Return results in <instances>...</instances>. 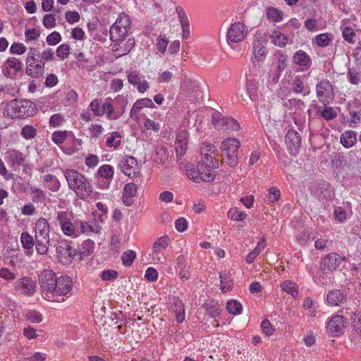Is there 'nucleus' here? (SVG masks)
I'll return each mask as SVG.
<instances>
[{
	"instance_id": "obj_64",
	"label": "nucleus",
	"mask_w": 361,
	"mask_h": 361,
	"mask_svg": "<svg viewBox=\"0 0 361 361\" xmlns=\"http://www.w3.org/2000/svg\"><path fill=\"white\" fill-rule=\"evenodd\" d=\"M118 273L114 270H104L102 272L101 278L103 281H111L117 277Z\"/></svg>"
},
{
	"instance_id": "obj_39",
	"label": "nucleus",
	"mask_w": 361,
	"mask_h": 361,
	"mask_svg": "<svg viewBox=\"0 0 361 361\" xmlns=\"http://www.w3.org/2000/svg\"><path fill=\"white\" fill-rule=\"evenodd\" d=\"M5 63L16 72H20L23 71V63L16 57L8 58Z\"/></svg>"
},
{
	"instance_id": "obj_31",
	"label": "nucleus",
	"mask_w": 361,
	"mask_h": 361,
	"mask_svg": "<svg viewBox=\"0 0 361 361\" xmlns=\"http://www.w3.org/2000/svg\"><path fill=\"white\" fill-rule=\"evenodd\" d=\"M270 37L272 40V42L276 46L283 47L288 44V37L283 35L280 31H273Z\"/></svg>"
},
{
	"instance_id": "obj_47",
	"label": "nucleus",
	"mask_w": 361,
	"mask_h": 361,
	"mask_svg": "<svg viewBox=\"0 0 361 361\" xmlns=\"http://www.w3.org/2000/svg\"><path fill=\"white\" fill-rule=\"evenodd\" d=\"M223 159L226 164L231 167H235L238 163V153H228L222 154Z\"/></svg>"
},
{
	"instance_id": "obj_1",
	"label": "nucleus",
	"mask_w": 361,
	"mask_h": 361,
	"mask_svg": "<svg viewBox=\"0 0 361 361\" xmlns=\"http://www.w3.org/2000/svg\"><path fill=\"white\" fill-rule=\"evenodd\" d=\"M41 294L44 299L61 302L64 297L70 293L73 288V281L67 275L56 277L52 270H44L39 276Z\"/></svg>"
},
{
	"instance_id": "obj_26",
	"label": "nucleus",
	"mask_w": 361,
	"mask_h": 361,
	"mask_svg": "<svg viewBox=\"0 0 361 361\" xmlns=\"http://www.w3.org/2000/svg\"><path fill=\"white\" fill-rule=\"evenodd\" d=\"M172 309L176 312V319L178 323L183 322L185 319V307L183 302L178 298L174 299Z\"/></svg>"
},
{
	"instance_id": "obj_2",
	"label": "nucleus",
	"mask_w": 361,
	"mask_h": 361,
	"mask_svg": "<svg viewBox=\"0 0 361 361\" xmlns=\"http://www.w3.org/2000/svg\"><path fill=\"white\" fill-rule=\"evenodd\" d=\"M130 27V18L124 13L119 15L116 22L110 27L111 39L114 42H121L118 44V47L114 50V56L116 58L129 53L135 45V41L133 38H129L125 43L123 42V39L127 35Z\"/></svg>"
},
{
	"instance_id": "obj_60",
	"label": "nucleus",
	"mask_w": 361,
	"mask_h": 361,
	"mask_svg": "<svg viewBox=\"0 0 361 361\" xmlns=\"http://www.w3.org/2000/svg\"><path fill=\"white\" fill-rule=\"evenodd\" d=\"M67 137L66 132L56 131L52 135V140L57 145L61 144Z\"/></svg>"
},
{
	"instance_id": "obj_12",
	"label": "nucleus",
	"mask_w": 361,
	"mask_h": 361,
	"mask_svg": "<svg viewBox=\"0 0 361 361\" xmlns=\"http://www.w3.org/2000/svg\"><path fill=\"white\" fill-rule=\"evenodd\" d=\"M317 94L319 100L324 105L329 104L334 98L331 83L326 80H323L317 85Z\"/></svg>"
},
{
	"instance_id": "obj_51",
	"label": "nucleus",
	"mask_w": 361,
	"mask_h": 361,
	"mask_svg": "<svg viewBox=\"0 0 361 361\" xmlns=\"http://www.w3.org/2000/svg\"><path fill=\"white\" fill-rule=\"evenodd\" d=\"M9 154V159L13 162V164H20L24 161V157L23 156V154L16 151V150H11L8 152Z\"/></svg>"
},
{
	"instance_id": "obj_46",
	"label": "nucleus",
	"mask_w": 361,
	"mask_h": 361,
	"mask_svg": "<svg viewBox=\"0 0 361 361\" xmlns=\"http://www.w3.org/2000/svg\"><path fill=\"white\" fill-rule=\"evenodd\" d=\"M144 76L136 71H130L127 73L128 81L132 85H137Z\"/></svg>"
},
{
	"instance_id": "obj_41",
	"label": "nucleus",
	"mask_w": 361,
	"mask_h": 361,
	"mask_svg": "<svg viewBox=\"0 0 361 361\" xmlns=\"http://www.w3.org/2000/svg\"><path fill=\"white\" fill-rule=\"evenodd\" d=\"M331 41V35L328 33H323L317 35L314 38V42L319 47H326Z\"/></svg>"
},
{
	"instance_id": "obj_36",
	"label": "nucleus",
	"mask_w": 361,
	"mask_h": 361,
	"mask_svg": "<svg viewBox=\"0 0 361 361\" xmlns=\"http://www.w3.org/2000/svg\"><path fill=\"white\" fill-rule=\"evenodd\" d=\"M121 135L118 132H113L110 136L106 138V145L108 147L116 149L121 145Z\"/></svg>"
},
{
	"instance_id": "obj_18",
	"label": "nucleus",
	"mask_w": 361,
	"mask_h": 361,
	"mask_svg": "<svg viewBox=\"0 0 361 361\" xmlns=\"http://www.w3.org/2000/svg\"><path fill=\"white\" fill-rule=\"evenodd\" d=\"M188 133L185 130H179L175 142V149L178 157L185 154L188 149Z\"/></svg>"
},
{
	"instance_id": "obj_4",
	"label": "nucleus",
	"mask_w": 361,
	"mask_h": 361,
	"mask_svg": "<svg viewBox=\"0 0 361 361\" xmlns=\"http://www.w3.org/2000/svg\"><path fill=\"white\" fill-rule=\"evenodd\" d=\"M36 106L33 102L26 99H13L4 109V115L12 118L30 117L35 114Z\"/></svg>"
},
{
	"instance_id": "obj_14",
	"label": "nucleus",
	"mask_w": 361,
	"mask_h": 361,
	"mask_svg": "<svg viewBox=\"0 0 361 361\" xmlns=\"http://www.w3.org/2000/svg\"><path fill=\"white\" fill-rule=\"evenodd\" d=\"M345 324L346 321L344 317L341 315H336L329 321L326 329L332 336H339L343 334Z\"/></svg>"
},
{
	"instance_id": "obj_11",
	"label": "nucleus",
	"mask_w": 361,
	"mask_h": 361,
	"mask_svg": "<svg viewBox=\"0 0 361 361\" xmlns=\"http://www.w3.org/2000/svg\"><path fill=\"white\" fill-rule=\"evenodd\" d=\"M119 167L126 176L131 178L140 173L137 159L132 156H124L119 162Z\"/></svg>"
},
{
	"instance_id": "obj_21",
	"label": "nucleus",
	"mask_w": 361,
	"mask_h": 361,
	"mask_svg": "<svg viewBox=\"0 0 361 361\" xmlns=\"http://www.w3.org/2000/svg\"><path fill=\"white\" fill-rule=\"evenodd\" d=\"M240 146V142L237 139L228 137L221 142V150L222 154L238 153Z\"/></svg>"
},
{
	"instance_id": "obj_55",
	"label": "nucleus",
	"mask_w": 361,
	"mask_h": 361,
	"mask_svg": "<svg viewBox=\"0 0 361 361\" xmlns=\"http://www.w3.org/2000/svg\"><path fill=\"white\" fill-rule=\"evenodd\" d=\"M70 54V47L68 44H61L56 49V55L61 59H66Z\"/></svg>"
},
{
	"instance_id": "obj_3",
	"label": "nucleus",
	"mask_w": 361,
	"mask_h": 361,
	"mask_svg": "<svg viewBox=\"0 0 361 361\" xmlns=\"http://www.w3.org/2000/svg\"><path fill=\"white\" fill-rule=\"evenodd\" d=\"M63 174L68 187L73 190L80 199L87 198L92 192L90 183L81 173L73 169H66Z\"/></svg>"
},
{
	"instance_id": "obj_34",
	"label": "nucleus",
	"mask_w": 361,
	"mask_h": 361,
	"mask_svg": "<svg viewBox=\"0 0 361 361\" xmlns=\"http://www.w3.org/2000/svg\"><path fill=\"white\" fill-rule=\"evenodd\" d=\"M169 243V238L167 235L157 238L152 245V251L162 252L168 247Z\"/></svg>"
},
{
	"instance_id": "obj_15",
	"label": "nucleus",
	"mask_w": 361,
	"mask_h": 361,
	"mask_svg": "<svg viewBox=\"0 0 361 361\" xmlns=\"http://www.w3.org/2000/svg\"><path fill=\"white\" fill-rule=\"evenodd\" d=\"M326 300L329 306L341 307L346 302L347 294L345 291L339 289L330 290L326 294Z\"/></svg>"
},
{
	"instance_id": "obj_61",
	"label": "nucleus",
	"mask_w": 361,
	"mask_h": 361,
	"mask_svg": "<svg viewBox=\"0 0 361 361\" xmlns=\"http://www.w3.org/2000/svg\"><path fill=\"white\" fill-rule=\"evenodd\" d=\"M44 26L47 28L54 27L56 25V19L52 14H46L43 19Z\"/></svg>"
},
{
	"instance_id": "obj_5",
	"label": "nucleus",
	"mask_w": 361,
	"mask_h": 361,
	"mask_svg": "<svg viewBox=\"0 0 361 361\" xmlns=\"http://www.w3.org/2000/svg\"><path fill=\"white\" fill-rule=\"evenodd\" d=\"M180 169L184 170L186 176L195 183L211 182L216 176L213 171L214 169L204 164H197L195 167L192 164L181 162Z\"/></svg>"
},
{
	"instance_id": "obj_44",
	"label": "nucleus",
	"mask_w": 361,
	"mask_h": 361,
	"mask_svg": "<svg viewBox=\"0 0 361 361\" xmlns=\"http://www.w3.org/2000/svg\"><path fill=\"white\" fill-rule=\"evenodd\" d=\"M98 173L106 179H111L114 176L113 167L110 165L104 164L99 168Z\"/></svg>"
},
{
	"instance_id": "obj_42",
	"label": "nucleus",
	"mask_w": 361,
	"mask_h": 361,
	"mask_svg": "<svg viewBox=\"0 0 361 361\" xmlns=\"http://www.w3.org/2000/svg\"><path fill=\"white\" fill-rule=\"evenodd\" d=\"M136 257V253L133 250H128L126 252H124L121 256V260L123 264L126 266L129 267L130 266L134 259Z\"/></svg>"
},
{
	"instance_id": "obj_22",
	"label": "nucleus",
	"mask_w": 361,
	"mask_h": 361,
	"mask_svg": "<svg viewBox=\"0 0 361 361\" xmlns=\"http://www.w3.org/2000/svg\"><path fill=\"white\" fill-rule=\"evenodd\" d=\"M265 42L263 40L255 39L253 42V54L257 61H263L267 55Z\"/></svg>"
},
{
	"instance_id": "obj_13",
	"label": "nucleus",
	"mask_w": 361,
	"mask_h": 361,
	"mask_svg": "<svg viewBox=\"0 0 361 361\" xmlns=\"http://www.w3.org/2000/svg\"><path fill=\"white\" fill-rule=\"evenodd\" d=\"M247 35V28L244 23L235 22L230 26L227 32L228 40L238 43L242 42Z\"/></svg>"
},
{
	"instance_id": "obj_7",
	"label": "nucleus",
	"mask_w": 361,
	"mask_h": 361,
	"mask_svg": "<svg viewBox=\"0 0 361 361\" xmlns=\"http://www.w3.org/2000/svg\"><path fill=\"white\" fill-rule=\"evenodd\" d=\"M39 51L30 48L26 59L25 73L34 78L42 77L44 73L45 62L39 60Z\"/></svg>"
},
{
	"instance_id": "obj_23",
	"label": "nucleus",
	"mask_w": 361,
	"mask_h": 361,
	"mask_svg": "<svg viewBox=\"0 0 361 361\" xmlns=\"http://www.w3.org/2000/svg\"><path fill=\"white\" fill-rule=\"evenodd\" d=\"M42 181L46 187L52 192H57L61 188V183L59 179L52 174H46L42 178Z\"/></svg>"
},
{
	"instance_id": "obj_38",
	"label": "nucleus",
	"mask_w": 361,
	"mask_h": 361,
	"mask_svg": "<svg viewBox=\"0 0 361 361\" xmlns=\"http://www.w3.org/2000/svg\"><path fill=\"white\" fill-rule=\"evenodd\" d=\"M226 309L232 314H239L242 312V305L236 300H230L226 304Z\"/></svg>"
},
{
	"instance_id": "obj_24",
	"label": "nucleus",
	"mask_w": 361,
	"mask_h": 361,
	"mask_svg": "<svg viewBox=\"0 0 361 361\" xmlns=\"http://www.w3.org/2000/svg\"><path fill=\"white\" fill-rule=\"evenodd\" d=\"M154 104L149 99H142L137 101L133 106L130 111V117L137 118V114L144 107H153Z\"/></svg>"
},
{
	"instance_id": "obj_50",
	"label": "nucleus",
	"mask_w": 361,
	"mask_h": 361,
	"mask_svg": "<svg viewBox=\"0 0 361 361\" xmlns=\"http://www.w3.org/2000/svg\"><path fill=\"white\" fill-rule=\"evenodd\" d=\"M320 116L325 120H332L337 116V113L332 107L325 106L324 109L320 111Z\"/></svg>"
},
{
	"instance_id": "obj_10",
	"label": "nucleus",
	"mask_w": 361,
	"mask_h": 361,
	"mask_svg": "<svg viewBox=\"0 0 361 361\" xmlns=\"http://www.w3.org/2000/svg\"><path fill=\"white\" fill-rule=\"evenodd\" d=\"M260 76L259 71L255 69L246 74V90L247 95L252 102L259 98V90L258 82Z\"/></svg>"
},
{
	"instance_id": "obj_19",
	"label": "nucleus",
	"mask_w": 361,
	"mask_h": 361,
	"mask_svg": "<svg viewBox=\"0 0 361 361\" xmlns=\"http://www.w3.org/2000/svg\"><path fill=\"white\" fill-rule=\"evenodd\" d=\"M137 191V187L133 183H128L124 186L122 200L125 205L131 206L133 204V197L136 196Z\"/></svg>"
},
{
	"instance_id": "obj_54",
	"label": "nucleus",
	"mask_w": 361,
	"mask_h": 361,
	"mask_svg": "<svg viewBox=\"0 0 361 361\" xmlns=\"http://www.w3.org/2000/svg\"><path fill=\"white\" fill-rule=\"evenodd\" d=\"M21 135L26 139H31L35 137L36 130L32 126H25L21 130Z\"/></svg>"
},
{
	"instance_id": "obj_32",
	"label": "nucleus",
	"mask_w": 361,
	"mask_h": 361,
	"mask_svg": "<svg viewBox=\"0 0 361 361\" xmlns=\"http://www.w3.org/2000/svg\"><path fill=\"white\" fill-rule=\"evenodd\" d=\"M178 16L180 18V22L183 30V38L188 39L190 35V26L188 18L185 13L183 10L178 11Z\"/></svg>"
},
{
	"instance_id": "obj_62",
	"label": "nucleus",
	"mask_w": 361,
	"mask_h": 361,
	"mask_svg": "<svg viewBox=\"0 0 361 361\" xmlns=\"http://www.w3.org/2000/svg\"><path fill=\"white\" fill-rule=\"evenodd\" d=\"M145 277L149 281H155L158 278V272L155 269L149 267L146 270Z\"/></svg>"
},
{
	"instance_id": "obj_58",
	"label": "nucleus",
	"mask_w": 361,
	"mask_h": 361,
	"mask_svg": "<svg viewBox=\"0 0 361 361\" xmlns=\"http://www.w3.org/2000/svg\"><path fill=\"white\" fill-rule=\"evenodd\" d=\"M216 149L215 147L209 142L202 143V147H200V154L201 156L205 155L209 153H216Z\"/></svg>"
},
{
	"instance_id": "obj_9",
	"label": "nucleus",
	"mask_w": 361,
	"mask_h": 361,
	"mask_svg": "<svg viewBox=\"0 0 361 361\" xmlns=\"http://www.w3.org/2000/svg\"><path fill=\"white\" fill-rule=\"evenodd\" d=\"M212 124L216 129H225L237 131L240 128L239 123L233 118L224 116L219 111H215L212 116Z\"/></svg>"
},
{
	"instance_id": "obj_57",
	"label": "nucleus",
	"mask_w": 361,
	"mask_h": 361,
	"mask_svg": "<svg viewBox=\"0 0 361 361\" xmlns=\"http://www.w3.org/2000/svg\"><path fill=\"white\" fill-rule=\"evenodd\" d=\"M10 51L14 54H23L26 51V47L22 43H13L11 48Z\"/></svg>"
},
{
	"instance_id": "obj_17",
	"label": "nucleus",
	"mask_w": 361,
	"mask_h": 361,
	"mask_svg": "<svg viewBox=\"0 0 361 361\" xmlns=\"http://www.w3.org/2000/svg\"><path fill=\"white\" fill-rule=\"evenodd\" d=\"M286 144L290 152H298L301 147V137L295 130H289L286 135Z\"/></svg>"
},
{
	"instance_id": "obj_45",
	"label": "nucleus",
	"mask_w": 361,
	"mask_h": 361,
	"mask_svg": "<svg viewBox=\"0 0 361 361\" xmlns=\"http://www.w3.org/2000/svg\"><path fill=\"white\" fill-rule=\"evenodd\" d=\"M267 16L274 22H279L283 18V13L275 8H269L267 12Z\"/></svg>"
},
{
	"instance_id": "obj_16",
	"label": "nucleus",
	"mask_w": 361,
	"mask_h": 361,
	"mask_svg": "<svg viewBox=\"0 0 361 361\" xmlns=\"http://www.w3.org/2000/svg\"><path fill=\"white\" fill-rule=\"evenodd\" d=\"M35 282L28 277H23L15 283L16 291L28 296L35 293Z\"/></svg>"
},
{
	"instance_id": "obj_30",
	"label": "nucleus",
	"mask_w": 361,
	"mask_h": 361,
	"mask_svg": "<svg viewBox=\"0 0 361 361\" xmlns=\"http://www.w3.org/2000/svg\"><path fill=\"white\" fill-rule=\"evenodd\" d=\"M292 90L295 93L303 94L304 95L308 94L310 92L308 88L305 86L302 78L300 76L294 78L292 83Z\"/></svg>"
},
{
	"instance_id": "obj_43",
	"label": "nucleus",
	"mask_w": 361,
	"mask_h": 361,
	"mask_svg": "<svg viewBox=\"0 0 361 361\" xmlns=\"http://www.w3.org/2000/svg\"><path fill=\"white\" fill-rule=\"evenodd\" d=\"M228 217L235 221H243L245 219L246 214L237 208H232L228 212Z\"/></svg>"
},
{
	"instance_id": "obj_6",
	"label": "nucleus",
	"mask_w": 361,
	"mask_h": 361,
	"mask_svg": "<svg viewBox=\"0 0 361 361\" xmlns=\"http://www.w3.org/2000/svg\"><path fill=\"white\" fill-rule=\"evenodd\" d=\"M35 247L39 255H45L49 247V224L44 218L39 219L35 224Z\"/></svg>"
},
{
	"instance_id": "obj_35",
	"label": "nucleus",
	"mask_w": 361,
	"mask_h": 361,
	"mask_svg": "<svg viewBox=\"0 0 361 361\" xmlns=\"http://www.w3.org/2000/svg\"><path fill=\"white\" fill-rule=\"evenodd\" d=\"M216 153H209L205 155L202 156L201 161L198 162V164H204L210 166V168L217 169L219 167L218 160L215 159L214 155Z\"/></svg>"
},
{
	"instance_id": "obj_48",
	"label": "nucleus",
	"mask_w": 361,
	"mask_h": 361,
	"mask_svg": "<svg viewBox=\"0 0 361 361\" xmlns=\"http://www.w3.org/2000/svg\"><path fill=\"white\" fill-rule=\"evenodd\" d=\"M72 215L66 211H59L57 212L56 219L59 221L60 226L63 224H68L71 221Z\"/></svg>"
},
{
	"instance_id": "obj_52",
	"label": "nucleus",
	"mask_w": 361,
	"mask_h": 361,
	"mask_svg": "<svg viewBox=\"0 0 361 361\" xmlns=\"http://www.w3.org/2000/svg\"><path fill=\"white\" fill-rule=\"evenodd\" d=\"M342 35L344 39L349 43L353 44L355 42L354 37H355V33L353 28L350 27H344L342 30Z\"/></svg>"
},
{
	"instance_id": "obj_37",
	"label": "nucleus",
	"mask_w": 361,
	"mask_h": 361,
	"mask_svg": "<svg viewBox=\"0 0 361 361\" xmlns=\"http://www.w3.org/2000/svg\"><path fill=\"white\" fill-rule=\"evenodd\" d=\"M281 287L283 291L291 295L293 297H296L298 295V290L297 286L292 281H285L281 283Z\"/></svg>"
},
{
	"instance_id": "obj_29",
	"label": "nucleus",
	"mask_w": 361,
	"mask_h": 361,
	"mask_svg": "<svg viewBox=\"0 0 361 361\" xmlns=\"http://www.w3.org/2000/svg\"><path fill=\"white\" fill-rule=\"evenodd\" d=\"M266 246V239L264 237L261 238L256 247L250 252L246 257V262L249 264L253 262L257 256H258Z\"/></svg>"
},
{
	"instance_id": "obj_28",
	"label": "nucleus",
	"mask_w": 361,
	"mask_h": 361,
	"mask_svg": "<svg viewBox=\"0 0 361 361\" xmlns=\"http://www.w3.org/2000/svg\"><path fill=\"white\" fill-rule=\"evenodd\" d=\"M204 308L207 314L212 318L219 317L221 314V307L218 302L210 300L204 304Z\"/></svg>"
},
{
	"instance_id": "obj_20",
	"label": "nucleus",
	"mask_w": 361,
	"mask_h": 361,
	"mask_svg": "<svg viewBox=\"0 0 361 361\" xmlns=\"http://www.w3.org/2000/svg\"><path fill=\"white\" fill-rule=\"evenodd\" d=\"M123 105L121 106L119 111L114 112V107L111 104L105 102L101 107V112L102 116L106 114L109 119H117L125 111L126 102H123Z\"/></svg>"
},
{
	"instance_id": "obj_27",
	"label": "nucleus",
	"mask_w": 361,
	"mask_h": 361,
	"mask_svg": "<svg viewBox=\"0 0 361 361\" xmlns=\"http://www.w3.org/2000/svg\"><path fill=\"white\" fill-rule=\"evenodd\" d=\"M356 140V133L353 130L345 131L341 136V142L346 148L353 147Z\"/></svg>"
},
{
	"instance_id": "obj_40",
	"label": "nucleus",
	"mask_w": 361,
	"mask_h": 361,
	"mask_svg": "<svg viewBox=\"0 0 361 361\" xmlns=\"http://www.w3.org/2000/svg\"><path fill=\"white\" fill-rule=\"evenodd\" d=\"M61 228L63 234L75 238L79 235L78 232L75 228V226L71 221L66 224H63V225L61 226Z\"/></svg>"
},
{
	"instance_id": "obj_25",
	"label": "nucleus",
	"mask_w": 361,
	"mask_h": 361,
	"mask_svg": "<svg viewBox=\"0 0 361 361\" xmlns=\"http://www.w3.org/2000/svg\"><path fill=\"white\" fill-rule=\"evenodd\" d=\"M293 61L300 66L310 67L311 65L310 57L302 50H299L294 54Z\"/></svg>"
},
{
	"instance_id": "obj_49",
	"label": "nucleus",
	"mask_w": 361,
	"mask_h": 361,
	"mask_svg": "<svg viewBox=\"0 0 361 361\" xmlns=\"http://www.w3.org/2000/svg\"><path fill=\"white\" fill-rule=\"evenodd\" d=\"M219 277L221 279V289L223 292H226L228 289L230 283L231 282L230 273L226 271L220 273Z\"/></svg>"
},
{
	"instance_id": "obj_56",
	"label": "nucleus",
	"mask_w": 361,
	"mask_h": 361,
	"mask_svg": "<svg viewBox=\"0 0 361 361\" xmlns=\"http://www.w3.org/2000/svg\"><path fill=\"white\" fill-rule=\"evenodd\" d=\"M281 196L280 190L276 188H271L269 190L267 196V200L269 203H274L276 202Z\"/></svg>"
},
{
	"instance_id": "obj_63",
	"label": "nucleus",
	"mask_w": 361,
	"mask_h": 361,
	"mask_svg": "<svg viewBox=\"0 0 361 361\" xmlns=\"http://www.w3.org/2000/svg\"><path fill=\"white\" fill-rule=\"evenodd\" d=\"M65 18L68 23L72 24L80 20V15L77 11H67Z\"/></svg>"
},
{
	"instance_id": "obj_33",
	"label": "nucleus",
	"mask_w": 361,
	"mask_h": 361,
	"mask_svg": "<svg viewBox=\"0 0 361 361\" xmlns=\"http://www.w3.org/2000/svg\"><path fill=\"white\" fill-rule=\"evenodd\" d=\"M20 240L23 247L27 250L25 254L30 255L29 250L32 249L35 245L32 236L27 232H23L21 233Z\"/></svg>"
},
{
	"instance_id": "obj_59",
	"label": "nucleus",
	"mask_w": 361,
	"mask_h": 361,
	"mask_svg": "<svg viewBox=\"0 0 361 361\" xmlns=\"http://www.w3.org/2000/svg\"><path fill=\"white\" fill-rule=\"evenodd\" d=\"M61 35L56 31L51 32L47 37V42L49 45H56L61 41Z\"/></svg>"
},
{
	"instance_id": "obj_53",
	"label": "nucleus",
	"mask_w": 361,
	"mask_h": 361,
	"mask_svg": "<svg viewBox=\"0 0 361 361\" xmlns=\"http://www.w3.org/2000/svg\"><path fill=\"white\" fill-rule=\"evenodd\" d=\"M25 318L27 320L32 323H39L42 320V314L37 311L27 312L25 314Z\"/></svg>"
},
{
	"instance_id": "obj_8",
	"label": "nucleus",
	"mask_w": 361,
	"mask_h": 361,
	"mask_svg": "<svg viewBox=\"0 0 361 361\" xmlns=\"http://www.w3.org/2000/svg\"><path fill=\"white\" fill-rule=\"evenodd\" d=\"M346 261V257L341 256L336 252H331L321 258L319 269L324 274L333 273L339 268L343 262Z\"/></svg>"
}]
</instances>
